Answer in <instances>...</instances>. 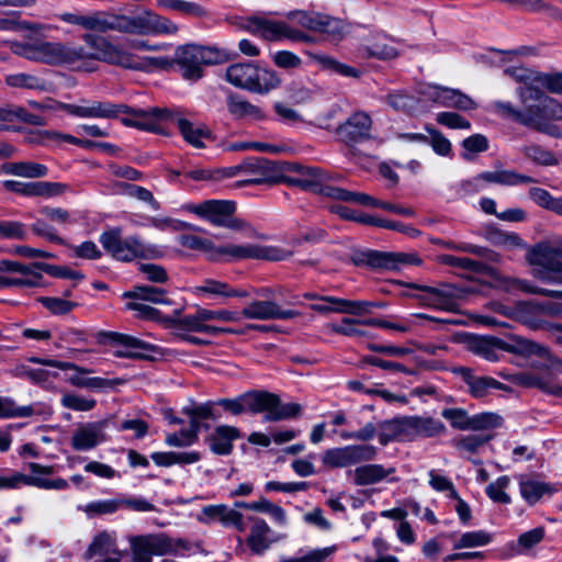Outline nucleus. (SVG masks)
Instances as JSON below:
<instances>
[{
  "label": "nucleus",
  "instance_id": "1",
  "mask_svg": "<svg viewBox=\"0 0 562 562\" xmlns=\"http://www.w3.org/2000/svg\"><path fill=\"white\" fill-rule=\"evenodd\" d=\"M516 95L519 106L509 101H494L492 111L505 120L554 138H562V128L555 122L562 121V103L548 95L539 87H518Z\"/></svg>",
  "mask_w": 562,
  "mask_h": 562
},
{
  "label": "nucleus",
  "instance_id": "2",
  "mask_svg": "<svg viewBox=\"0 0 562 562\" xmlns=\"http://www.w3.org/2000/svg\"><path fill=\"white\" fill-rule=\"evenodd\" d=\"M89 31H110L135 35H175L178 24L166 16L146 10L138 15H126L113 11H94L89 14Z\"/></svg>",
  "mask_w": 562,
  "mask_h": 562
},
{
  "label": "nucleus",
  "instance_id": "3",
  "mask_svg": "<svg viewBox=\"0 0 562 562\" xmlns=\"http://www.w3.org/2000/svg\"><path fill=\"white\" fill-rule=\"evenodd\" d=\"M178 243L184 248L204 252L211 261H220L224 257H227L228 261L241 259L281 261L289 259L293 255L290 250L272 246L252 244L216 246L211 239L192 234L180 235Z\"/></svg>",
  "mask_w": 562,
  "mask_h": 562
},
{
  "label": "nucleus",
  "instance_id": "4",
  "mask_svg": "<svg viewBox=\"0 0 562 562\" xmlns=\"http://www.w3.org/2000/svg\"><path fill=\"white\" fill-rule=\"evenodd\" d=\"M542 351L525 352L521 356L538 358L532 366L540 372H520L513 376V381L525 387H535L541 392L562 397V360L554 356L547 347L539 345Z\"/></svg>",
  "mask_w": 562,
  "mask_h": 562
},
{
  "label": "nucleus",
  "instance_id": "5",
  "mask_svg": "<svg viewBox=\"0 0 562 562\" xmlns=\"http://www.w3.org/2000/svg\"><path fill=\"white\" fill-rule=\"evenodd\" d=\"M102 247L116 260L132 261L135 258L158 259L164 251L158 246L147 244L137 236L122 239L121 228H112L100 236Z\"/></svg>",
  "mask_w": 562,
  "mask_h": 562
},
{
  "label": "nucleus",
  "instance_id": "6",
  "mask_svg": "<svg viewBox=\"0 0 562 562\" xmlns=\"http://www.w3.org/2000/svg\"><path fill=\"white\" fill-rule=\"evenodd\" d=\"M225 79L236 88L257 93H267L280 83L274 71L252 63H237L228 66Z\"/></svg>",
  "mask_w": 562,
  "mask_h": 562
},
{
  "label": "nucleus",
  "instance_id": "7",
  "mask_svg": "<svg viewBox=\"0 0 562 562\" xmlns=\"http://www.w3.org/2000/svg\"><path fill=\"white\" fill-rule=\"evenodd\" d=\"M238 27L269 42L288 40L294 43H313L307 33L293 27L285 21L271 20L262 15H251L238 23Z\"/></svg>",
  "mask_w": 562,
  "mask_h": 562
},
{
  "label": "nucleus",
  "instance_id": "8",
  "mask_svg": "<svg viewBox=\"0 0 562 562\" xmlns=\"http://www.w3.org/2000/svg\"><path fill=\"white\" fill-rule=\"evenodd\" d=\"M246 411L254 414L266 413L265 420L279 422L300 416L302 406L297 403H281L277 394L267 391H251L241 395Z\"/></svg>",
  "mask_w": 562,
  "mask_h": 562
},
{
  "label": "nucleus",
  "instance_id": "9",
  "mask_svg": "<svg viewBox=\"0 0 562 562\" xmlns=\"http://www.w3.org/2000/svg\"><path fill=\"white\" fill-rule=\"evenodd\" d=\"M527 260L542 268L538 277L543 281L562 283V239L544 240L528 249Z\"/></svg>",
  "mask_w": 562,
  "mask_h": 562
},
{
  "label": "nucleus",
  "instance_id": "10",
  "mask_svg": "<svg viewBox=\"0 0 562 562\" xmlns=\"http://www.w3.org/2000/svg\"><path fill=\"white\" fill-rule=\"evenodd\" d=\"M468 349L484 358L487 361L498 360V350L513 353L538 352L542 351L538 344L528 339L517 338L513 342H505L502 339L491 336H472L468 340Z\"/></svg>",
  "mask_w": 562,
  "mask_h": 562
},
{
  "label": "nucleus",
  "instance_id": "11",
  "mask_svg": "<svg viewBox=\"0 0 562 562\" xmlns=\"http://www.w3.org/2000/svg\"><path fill=\"white\" fill-rule=\"evenodd\" d=\"M189 210L214 226L226 227L232 231H243L249 227L244 220L234 217L236 204L233 201L207 200L189 206Z\"/></svg>",
  "mask_w": 562,
  "mask_h": 562
},
{
  "label": "nucleus",
  "instance_id": "12",
  "mask_svg": "<svg viewBox=\"0 0 562 562\" xmlns=\"http://www.w3.org/2000/svg\"><path fill=\"white\" fill-rule=\"evenodd\" d=\"M88 53L82 46H75L60 42H35L34 61L50 66H76L86 60Z\"/></svg>",
  "mask_w": 562,
  "mask_h": 562
},
{
  "label": "nucleus",
  "instance_id": "13",
  "mask_svg": "<svg viewBox=\"0 0 562 562\" xmlns=\"http://www.w3.org/2000/svg\"><path fill=\"white\" fill-rule=\"evenodd\" d=\"M353 265L373 269L397 270L406 265H420L416 255L405 252H383L376 250L356 251L351 256Z\"/></svg>",
  "mask_w": 562,
  "mask_h": 562
},
{
  "label": "nucleus",
  "instance_id": "14",
  "mask_svg": "<svg viewBox=\"0 0 562 562\" xmlns=\"http://www.w3.org/2000/svg\"><path fill=\"white\" fill-rule=\"evenodd\" d=\"M83 40L94 49V53H88L86 59H97L126 69L137 67V65L133 64L135 55L124 47L113 44L104 37H98L92 34H86Z\"/></svg>",
  "mask_w": 562,
  "mask_h": 562
},
{
  "label": "nucleus",
  "instance_id": "15",
  "mask_svg": "<svg viewBox=\"0 0 562 562\" xmlns=\"http://www.w3.org/2000/svg\"><path fill=\"white\" fill-rule=\"evenodd\" d=\"M244 173L252 178L237 182L238 186L277 183L286 170L284 161L252 157L243 161Z\"/></svg>",
  "mask_w": 562,
  "mask_h": 562
},
{
  "label": "nucleus",
  "instance_id": "16",
  "mask_svg": "<svg viewBox=\"0 0 562 562\" xmlns=\"http://www.w3.org/2000/svg\"><path fill=\"white\" fill-rule=\"evenodd\" d=\"M376 456V448L371 445H350L341 448H331L324 452L322 461L324 465L348 468L361 462L371 461Z\"/></svg>",
  "mask_w": 562,
  "mask_h": 562
},
{
  "label": "nucleus",
  "instance_id": "17",
  "mask_svg": "<svg viewBox=\"0 0 562 562\" xmlns=\"http://www.w3.org/2000/svg\"><path fill=\"white\" fill-rule=\"evenodd\" d=\"M409 288L420 290L424 294L418 295V300L430 307L447 311H458V299L460 297V291L452 284L442 283L439 286H428L412 283Z\"/></svg>",
  "mask_w": 562,
  "mask_h": 562
},
{
  "label": "nucleus",
  "instance_id": "18",
  "mask_svg": "<svg viewBox=\"0 0 562 562\" xmlns=\"http://www.w3.org/2000/svg\"><path fill=\"white\" fill-rule=\"evenodd\" d=\"M63 109L70 115L82 119H116L122 111H127L126 104L112 103L100 100H81L80 104H63Z\"/></svg>",
  "mask_w": 562,
  "mask_h": 562
},
{
  "label": "nucleus",
  "instance_id": "19",
  "mask_svg": "<svg viewBox=\"0 0 562 562\" xmlns=\"http://www.w3.org/2000/svg\"><path fill=\"white\" fill-rule=\"evenodd\" d=\"M132 562H151L153 555H162L172 551L171 540L164 536H137L131 540Z\"/></svg>",
  "mask_w": 562,
  "mask_h": 562
},
{
  "label": "nucleus",
  "instance_id": "20",
  "mask_svg": "<svg viewBox=\"0 0 562 562\" xmlns=\"http://www.w3.org/2000/svg\"><path fill=\"white\" fill-rule=\"evenodd\" d=\"M373 121L364 111L353 112L337 127V136L346 145H355L371 138Z\"/></svg>",
  "mask_w": 562,
  "mask_h": 562
},
{
  "label": "nucleus",
  "instance_id": "21",
  "mask_svg": "<svg viewBox=\"0 0 562 562\" xmlns=\"http://www.w3.org/2000/svg\"><path fill=\"white\" fill-rule=\"evenodd\" d=\"M3 187L11 192L25 196H40L45 199L61 195L67 190V184L49 181L21 182L5 180Z\"/></svg>",
  "mask_w": 562,
  "mask_h": 562
},
{
  "label": "nucleus",
  "instance_id": "22",
  "mask_svg": "<svg viewBox=\"0 0 562 562\" xmlns=\"http://www.w3.org/2000/svg\"><path fill=\"white\" fill-rule=\"evenodd\" d=\"M468 386L469 393L475 398H483L493 390H507V385L491 376L477 375L471 368L460 367L454 370Z\"/></svg>",
  "mask_w": 562,
  "mask_h": 562
},
{
  "label": "nucleus",
  "instance_id": "23",
  "mask_svg": "<svg viewBox=\"0 0 562 562\" xmlns=\"http://www.w3.org/2000/svg\"><path fill=\"white\" fill-rule=\"evenodd\" d=\"M105 420L78 426L71 437V447L76 451H88L105 441Z\"/></svg>",
  "mask_w": 562,
  "mask_h": 562
},
{
  "label": "nucleus",
  "instance_id": "24",
  "mask_svg": "<svg viewBox=\"0 0 562 562\" xmlns=\"http://www.w3.org/2000/svg\"><path fill=\"white\" fill-rule=\"evenodd\" d=\"M199 45H183L176 50V63L181 68V75L186 80L198 81L203 77Z\"/></svg>",
  "mask_w": 562,
  "mask_h": 562
},
{
  "label": "nucleus",
  "instance_id": "25",
  "mask_svg": "<svg viewBox=\"0 0 562 562\" xmlns=\"http://www.w3.org/2000/svg\"><path fill=\"white\" fill-rule=\"evenodd\" d=\"M199 520L203 524L220 521L223 526H233L238 531H244L246 528L243 514L223 504L203 507Z\"/></svg>",
  "mask_w": 562,
  "mask_h": 562
},
{
  "label": "nucleus",
  "instance_id": "26",
  "mask_svg": "<svg viewBox=\"0 0 562 562\" xmlns=\"http://www.w3.org/2000/svg\"><path fill=\"white\" fill-rule=\"evenodd\" d=\"M106 337L112 342L122 347V349L114 351V356L117 358L140 359L144 358L143 352L154 350L153 345L145 342L134 336L110 331L106 334Z\"/></svg>",
  "mask_w": 562,
  "mask_h": 562
},
{
  "label": "nucleus",
  "instance_id": "27",
  "mask_svg": "<svg viewBox=\"0 0 562 562\" xmlns=\"http://www.w3.org/2000/svg\"><path fill=\"white\" fill-rule=\"evenodd\" d=\"M169 120L173 122L183 137V139L195 148H204V138H211V131L204 125L196 126L191 121L182 116L179 111H171Z\"/></svg>",
  "mask_w": 562,
  "mask_h": 562
},
{
  "label": "nucleus",
  "instance_id": "28",
  "mask_svg": "<svg viewBox=\"0 0 562 562\" xmlns=\"http://www.w3.org/2000/svg\"><path fill=\"white\" fill-rule=\"evenodd\" d=\"M379 441L383 446L391 441H412L409 416L381 422Z\"/></svg>",
  "mask_w": 562,
  "mask_h": 562
},
{
  "label": "nucleus",
  "instance_id": "29",
  "mask_svg": "<svg viewBox=\"0 0 562 562\" xmlns=\"http://www.w3.org/2000/svg\"><path fill=\"white\" fill-rule=\"evenodd\" d=\"M503 313L532 329L546 326V321L540 317L537 301L518 302L512 308L504 310Z\"/></svg>",
  "mask_w": 562,
  "mask_h": 562
},
{
  "label": "nucleus",
  "instance_id": "30",
  "mask_svg": "<svg viewBox=\"0 0 562 562\" xmlns=\"http://www.w3.org/2000/svg\"><path fill=\"white\" fill-rule=\"evenodd\" d=\"M137 116V128L146 132H160V121L169 120L171 111L168 109L151 108L148 110L133 109L127 105V111H122Z\"/></svg>",
  "mask_w": 562,
  "mask_h": 562
},
{
  "label": "nucleus",
  "instance_id": "31",
  "mask_svg": "<svg viewBox=\"0 0 562 562\" xmlns=\"http://www.w3.org/2000/svg\"><path fill=\"white\" fill-rule=\"evenodd\" d=\"M429 97L434 102L448 108H456L463 111L476 108V103L469 95L459 90L438 87L432 89Z\"/></svg>",
  "mask_w": 562,
  "mask_h": 562
},
{
  "label": "nucleus",
  "instance_id": "32",
  "mask_svg": "<svg viewBox=\"0 0 562 562\" xmlns=\"http://www.w3.org/2000/svg\"><path fill=\"white\" fill-rule=\"evenodd\" d=\"M240 437V432L233 426H218L207 437L210 449L213 453L227 456L233 450V441Z\"/></svg>",
  "mask_w": 562,
  "mask_h": 562
},
{
  "label": "nucleus",
  "instance_id": "33",
  "mask_svg": "<svg viewBox=\"0 0 562 562\" xmlns=\"http://www.w3.org/2000/svg\"><path fill=\"white\" fill-rule=\"evenodd\" d=\"M250 519L252 521V527H251L250 533L246 540L247 544L250 548L252 553L262 554L278 539L269 538V533L271 532V529L263 519L256 518V517H252Z\"/></svg>",
  "mask_w": 562,
  "mask_h": 562
},
{
  "label": "nucleus",
  "instance_id": "34",
  "mask_svg": "<svg viewBox=\"0 0 562 562\" xmlns=\"http://www.w3.org/2000/svg\"><path fill=\"white\" fill-rule=\"evenodd\" d=\"M412 441L423 437H436L445 432V425L428 416H409Z\"/></svg>",
  "mask_w": 562,
  "mask_h": 562
},
{
  "label": "nucleus",
  "instance_id": "35",
  "mask_svg": "<svg viewBox=\"0 0 562 562\" xmlns=\"http://www.w3.org/2000/svg\"><path fill=\"white\" fill-rule=\"evenodd\" d=\"M32 475V486L44 488V490H66L69 484L65 479L58 477L55 480L45 479L42 475H50L54 473L53 465H42L40 463H29Z\"/></svg>",
  "mask_w": 562,
  "mask_h": 562
},
{
  "label": "nucleus",
  "instance_id": "36",
  "mask_svg": "<svg viewBox=\"0 0 562 562\" xmlns=\"http://www.w3.org/2000/svg\"><path fill=\"white\" fill-rule=\"evenodd\" d=\"M168 328L173 331L180 333H203L205 321L203 318L201 307L196 308L194 314L184 315L181 317H166L161 318Z\"/></svg>",
  "mask_w": 562,
  "mask_h": 562
},
{
  "label": "nucleus",
  "instance_id": "37",
  "mask_svg": "<svg viewBox=\"0 0 562 562\" xmlns=\"http://www.w3.org/2000/svg\"><path fill=\"white\" fill-rule=\"evenodd\" d=\"M326 198H330L334 200L355 203L363 205V203L372 202L371 195L361 192L349 191L342 188L334 187L327 183V180L323 181L321 188L317 192Z\"/></svg>",
  "mask_w": 562,
  "mask_h": 562
},
{
  "label": "nucleus",
  "instance_id": "38",
  "mask_svg": "<svg viewBox=\"0 0 562 562\" xmlns=\"http://www.w3.org/2000/svg\"><path fill=\"white\" fill-rule=\"evenodd\" d=\"M519 490L522 498L535 505L546 494H552L554 490L547 483L522 475L519 479Z\"/></svg>",
  "mask_w": 562,
  "mask_h": 562
},
{
  "label": "nucleus",
  "instance_id": "39",
  "mask_svg": "<svg viewBox=\"0 0 562 562\" xmlns=\"http://www.w3.org/2000/svg\"><path fill=\"white\" fill-rule=\"evenodd\" d=\"M394 472V468L385 469L381 464H367L353 470V482L356 485L363 486L375 484Z\"/></svg>",
  "mask_w": 562,
  "mask_h": 562
},
{
  "label": "nucleus",
  "instance_id": "40",
  "mask_svg": "<svg viewBox=\"0 0 562 562\" xmlns=\"http://www.w3.org/2000/svg\"><path fill=\"white\" fill-rule=\"evenodd\" d=\"M195 294H210L214 296L223 297H246L248 296L247 291H238L233 289L228 283L214 280L205 279L203 283L194 288Z\"/></svg>",
  "mask_w": 562,
  "mask_h": 562
},
{
  "label": "nucleus",
  "instance_id": "41",
  "mask_svg": "<svg viewBox=\"0 0 562 562\" xmlns=\"http://www.w3.org/2000/svg\"><path fill=\"white\" fill-rule=\"evenodd\" d=\"M166 295L167 291L165 289L154 285H138L132 291L124 293V297L150 302L154 304L170 305L171 301Z\"/></svg>",
  "mask_w": 562,
  "mask_h": 562
},
{
  "label": "nucleus",
  "instance_id": "42",
  "mask_svg": "<svg viewBox=\"0 0 562 562\" xmlns=\"http://www.w3.org/2000/svg\"><path fill=\"white\" fill-rule=\"evenodd\" d=\"M227 106L229 113L237 119L250 117L256 121L265 119V113L259 106L236 97L228 98Z\"/></svg>",
  "mask_w": 562,
  "mask_h": 562
},
{
  "label": "nucleus",
  "instance_id": "43",
  "mask_svg": "<svg viewBox=\"0 0 562 562\" xmlns=\"http://www.w3.org/2000/svg\"><path fill=\"white\" fill-rule=\"evenodd\" d=\"M276 302L255 300L248 303L240 315L248 319L271 321L274 316Z\"/></svg>",
  "mask_w": 562,
  "mask_h": 562
},
{
  "label": "nucleus",
  "instance_id": "44",
  "mask_svg": "<svg viewBox=\"0 0 562 562\" xmlns=\"http://www.w3.org/2000/svg\"><path fill=\"white\" fill-rule=\"evenodd\" d=\"M19 278H7L0 276V289L2 288H34L41 284L43 279L42 273L38 271L36 263L32 265V268L27 272H19Z\"/></svg>",
  "mask_w": 562,
  "mask_h": 562
},
{
  "label": "nucleus",
  "instance_id": "45",
  "mask_svg": "<svg viewBox=\"0 0 562 562\" xmlns=\"http://www.w3.org/2000/svg\"><path fill=\"white\" fill-rule=\"evenodd\" d=\"M325 303H338L342 307L341 313L363 315L371 312L373 307H384L385 304L372 301H351L338 297H323Z\"/></svg>",
  "mask_w": 562,
  "mask_h": 562
},
{
  "label": "nucleus",
  "instance_id": "46",
  "mask_svg": "<svg viewBox=\"0 0 562 562\" xmlns=\"http://www.w3.org/2000/svg\"><path fill=\"white\" fill-rule=\"evenodd\" d=\"M522 155L538 166L551 167L559 164L557 156L549 149L538 144H529L521 147Z\"/></svg>",
  "mask_w": 562,
  "mask_h": 562
},
{
  "label": "nucleus",
  "instance_id": "47",
  "mask_svg": "<svg viewBox=\"0 0 562 562\" xmlns=\"http://www.w3.org/2000/svg\"><path fill=\"white\" fill-rule=\"evenodd\" d=\"M443 262L448 266L459 268L477 274H491L493 269L483 260H473L467 257L445 256Z\"/></svg>",
  "mask_w": 562,
  "mask_h": 562
},
{
  "label": "nucleus",
  "instance_id": "48",
  "mask_svg": "<svg viewBox=\"0 0 562 562\" xmlns=\"http://www.w3.org/2000/svg\"><path fill=\"white\" fill-rule=\"evenodd\" d=\"M7 172L24 178H43L47 175L48 168L34 161H19L9 164Z\"/></svg>",
  "mask_w": 562,
  "mask_h": 562
},
{
  "label": "nucleus",
  "instance_id": "49",
  "mask_svg": "<svg viewBox=\"0 0 562 562\" xmlns=\"http://www.w3.org/2000/svg\"><path fill=\"white\" fill-rule=\"evenodd\" d=\"M313 58L324 70H328L344 77H360V71L358 69L349 65L342 64L333 57L326 55H314Z\"/></svg>",
  "mask_w": 562,
  "mask_h": 562
},
{
  "label": "nucleus",
  "instance_id": "50",
  "mask_svg": "<svg viewBox=\"0 0 562 562\" xmlns=\"http://www.w3.org/2000/svg\"><path fill=\"white\" fill-rule=\"evenodd\" d=\"M5 83L13 88L44 90L46 82L44 79L32 74H14L5 77Z\"/></svg>",
  "mask_w": 562,
  "mask_h": 562
},
{
  "label": "nucleus",
  "instance_id": "51",
  "mask_svg": "<svg viewBox=\"0 0 562 562\" xmlns=\"http://www.w3.org/2000/svg\"><path fill=\"white\" fill-rule=\"evenodd\" d=\"M112 553H116L114 540L109 533L102 532L93 539L86 554L88 559H91L97 555L105 557Z\"/></svg>",
  "mask_w": 562,
  "mask_h": 562
},
{
  "label": "nucleus",
  "instance_id": "52",
  "mask_svg": "<svg viewBox=\"0 0 562 562\" xmlns=\"http://www.w3.org/2000/svg\"><path fill=\"white\" fill-rule=\"evenodd\" d=\"M321 16V13L304 10H294L285 14L289 21L313 32H318Z\"/></svg>",
  "mask_w": 562,
  "mask_h": 562
},
{
  "label": "nucleus",
  "instance_id": "53",
  "mask_svg": "<svg viewBox=\"0 0 562 562\" xmlns=\"http://www.w3.org/2000/svg\"><path fill=\"white\" fill-rule=\"evenodd\" d=\"M63 407L76 411V412H89L97 405L94 398H88L76 393L66 392L60 398Z\"/></svg>",
  "mask_w": 562,
  "mask_h": 562
},
{
  "label": "nucleus",
  "instance_id": "54",
  "mask_svg": "<svg viewBox=\"0 0 562 562\" xmlns=\"http://www.w3.org/2000/svg\"><path fill=\"white\" fill-rule=\"evenodd\" d=\"M119 508L120 499L97 501L85 506H78V509L85 512L90 518L115 513Z\"/></svg>",
  "mask_w": 562,
  "mask_h": 562
},
{
  "label": "nucleus",
  "instance_id": "55",
  "mask_svg": "<svg viewBox=\"0 0 562 562\" xmlns=\"http://www.w3.org/2000/svg\"><path fill=\"white\" fill-rule=\"evenodd\" d=\"M33 413L34 408L31 405L18 406L12 398L0 396V418L29 417Z\"/></svg>",
  "mask_w": 562,
  "mask_h": 562
},
{
  "label": "nucleus",
  "instance_id": "56",
  "mask_svg": "<svg viewBox=\"0 0 562 562\" xmlns=\"http://www.w3.org/2000/svg\"><path fill=\"white\" fill-rule=\"evenodd\" d=\"M544 537V528L538 527L519 536L515 552L525 554L536 544L540 543Z\"/></svg>",
  "mask_w": 562,
  "mask_h": 562
},
{
  "label": "nucleus",
  "instance_id": "57",
  "mask_svg": "<svg viewBox=\"0 0 562 562\" xmlns=\"http://www.w3.org/2000/svg\"><path fill=\"white\" fill-rule=\"evenodd\" d=\"M503 423V418L495 413H481L470 416L471 430H487L499 427Z\"/></svg>",
  "mask_w": 562,
  "mask_h": 562
},
{
  "label": "nucleus",
  "instance_id": "58",
  "mask_svg": "<svg viewBox=\"0 0 562 562\" xmlns=\"http://www.w3.org/2000/svg\"><path fill=\"white\" fill-rule=\"evenodd\" d=\"M119 187L123 189L128 196L149 204L153 210L158 211L160 209L159 202L154 198L153 193L148 189L125 182L120 183Z\"/></svg>",
  "mask_w": 562,
  "mask_h": 562
},
{
  "label": "nucleus",
  "instance_id": "59",
  "mask_svg": "<svg viewBox=\"0 0 562 562\" xmlns=\"http://www.w3.org/2000/svg\"><path fill=\"white\" fill-rule=\"evenodd\" d=\"M149 223L151 226H154L155 228H158L160 231H167V229H170L173 232H179V231H184V229L195 231V232L201 231L200 227H198L193 224L182 222L179 220H175L171 217H150Z\"/></svg>",
  "mask_w": 562,
  "mask_h": 562
},
{
  "label": "nucleus",
  "instance_id": "60",
  "mask_svg": "<svg viewBox=\"0 0 562 562\" xmlns=\"http://www.w3.org/2000/svg\"><path fill=\"white\" fill-rule=\"evenodd\" d=\"M509 477L507 475H503L495 482L490 483L486 487L487 496L496 503L508 504L510 502V497L505 490L509 485Z\"/></svg>",
  "mask_w": 562,
  "mask_h": 562
},
{
  "label": "nucleus",
  "instance_id": "61",
  "mask_svg": "<svg viewBox=\"0 0 562 562\" xmlns=\"http://www.w3.org/2000/svg\"><path fill=\"white\" fill-rule=\"evenodd\" d=\"M504 72L520 82L521 85L519 87H538V71H533L525 67H509L506 68Z\"/></svg>",
  "mask_w": 562,
  "mask_h": 562
},
{
  "label": "nucleus",
  "instance_id": "62",
  "mask_svg": "<svg viewBox=\"0 0 562 562\" xmlns=\"http://www.w3.org/2000/svg\"><path fill=\"white\" fill-rule=\"evenodd\" d=\"M491 540V535L482 530L465 532L454 544V549L485 546L490 543Z\"/></svg>",
  "mask_w": 562,
  "mask_h": 562
},
{
  "label": "nucleus",
  "instance_id": "63",
  "mask_svg": "<svg viewBox=\"0 0 562 562\" xmlns=\"http://www.w3.org/2000/svg\"><path fill=\"white\" fill-rule=\"evenodd\" d=\"M318 32L334 38H340L346 32V25L344 21L339 19L322 14Z\"/></svg>",
  "mask_w": 562,
  "mask_h": 562
},
{
  "label": "nucleus",
  "instance_id": "64",
  "mask_svg": "<svg viewBox=\"0 0 562 562\" xmlns=\"http://www.w3.org/2000/svg\"><path fill=\"white\" fill-rule=\"evenodd\" d=\"M537 86L544 88L550 93L562 94V72H539Z\"/></svg>",
  "mask_w": 562,
  "mask_h": 562
}]
</instances>
